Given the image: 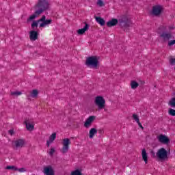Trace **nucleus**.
<instances>
[{
	"label": "nucleus",
	"mask_w": 175,
	"mask_h": 175,
	"mask_svg": "<svg viewBox=\"0 0 175 175\" xmlns=\"http://www.w3.org/2000/svg\"><path fill=\"white\" fill-rule=\"evenodd\" d=\"M36 9H38L36 11V14L39 16L42 14L43 12L49 10L50 9V3L49 0H39L38 3L35 5Z\"/></svg>",
	"instance_id": "nucleus-1"
},
{
	"label": "nucleus",
	"mask_w": 175,
	"mask_h": 175,
	"mask_svg": "<svg viewBox=\"0 0 175 175\" xmlns=\"http://www.w3.org/2000/svg\"><path fill=\"white\" fill-rule=\"evenodd\" d=\"M51 19H46V16H42V17L37 21H33L31 24V28H36L38 27V24L40 23V28H44V27H47V25H50L51 24Z\"/></svg>",
	"instance_id": "nucleus-2"
},
{
	"label": "nucleus",
	"mask_w": 175,
	"mask_h": 175,
	"mask_svg": "<svg viewBox=\"0 0 175 175\" xmlns=\"http://www.w3.org/2000/svg\"><path fill=\"white\" fill-rule=\"evenodd\" d=\"M86 65L90 68H94L96 69L99 65V57L92 56L87 59Z\"/></svg>",
	"instance_id": "nucleus-3"
},
{
	"label": "nucleus",
	"mask_w": 175,
	"mask_h": 175,
	"mask_svg": "<svg viewBox=\"0 0 175 175\" xmlns=\"http://www.w3.org/2000/svg\"><path fill=\"white\" fill-rule=\"evenodd\" d=\"M94 103L97 106L98 110H102L106 107V100L102 96H97L95 97Z\"/></svg>",
	"instance_id": "nucleus-4"
},
{
	"label": "nucleus",
	"mask_w": 175,
	"mask_h": 175,
	"mask_svg": "<svg viewBox=\"0 0 175 175\" xmlns=\"http://www.w3.org/2000/svg\"><path fill=\"white\" fill-rule=\"evenodd\" d=\"M156 155L161 161H165V159H167V150L164 148H161L157 150Z\"/></svg>",
	"instance_id": "nucleus-5"
},
{
	"label": "nucleus",
	"mask_w": 175,
	"mask_h": 175,
	"mask_svg": "<svg viewBox=\"0 0 175 175\" xmlns=\"http://www.w3.org/2000/svg\"><path fill=\"white\" fill-rule=\"evenodd\" d=\"M62 144L63 146L62 148L61 152H62V154H66V152L69 151V146H70V139H69L68 138L64 139L62 140Z\"/></svg>",
	"instance_id": "nucleus-6"
},
{
	"label": "nucleus",
	"mask_w": 175,
	"mask_h": 175,
	"mask_svg": "<svg viewBox=\"0 0 175 175\" xmlns=\"http://www.w3.org/2000/svg\"><path fill=\"white\" fill-rule=\"evenodd\" d=\"M157 140L161 144H165L167 146L170 143V139L169 137L163 134H160L157 136Z\"/></svg>",
	"instance_id": "nucleus-7"
},
{
	"label": "nucleus",
	"mask_w": 175,
	"mask_h": 175,
	"mask_svg": "<svg viewBox=\"0 0 175 175\" xmlns=\"http://www.w3.org/2000/svg\"><path fill=\"white\" fill-rule=\"evenodd\" d=\"M162 10H163L162 6L154 5L153 6L150 13L152 16H159L162 13Z\"/></svg>",
	"instance_id": "nucleus-8"
},
{
	"label": "nucleus",
	"mask_w": 175,
	"mask_h": 175,
	"mask_svg": "<svg viewBox=\"0 0 175 175\" xmlns=\"http://www.w3.org/2000/svg\"><path fill=\"white\" fill-rule=\"evenodd\" d=\"M96 116H89L85 121L83 126L86 129L91 128V125H92V122H94V120H96Z\"/></svg>",
	"instance_id": "nucleus-9"
},
{
	"label": "nucleus",
	"mask_w": 175,
	"mask_h": 175,
	"mask_svg": "<svg viewBox=\"0 0 175 175\" xmlns=\"http://www.w3.org/2000/svg\"><path fill=\"white\" fill-rule=\"evenodd\" d=\"M160 38L162 39L163 42H167V40H170V39H173V34L168 31H163L161 35Z\"/></svg>",
	"instance_id": "nucleus-10"
},
{
	"label": "nucleus",
	"mask_w": 175,
	"mask_h": 175,
	"mask_svg": "<svg viewBox=\"0 0 175 175\" xmlns=\"http://www.w3.org/2000/svg\"><path fill=\"white\" fill-rule=\"evenodd\" d=\"M55 139H57V133H53L49 136V139L46 140L47 147H50V146H51V144L54 143V140H55Z\"/></svg>",
	"instance_id": "nucleus-11"
},
{
	"label": "nucleus",
	"mask_w": 175,
	"mask_h": 175,
	"mask_svg": "<svg viewBox=\"0 0 175 175\" xmlns=\"http://www.w3.org/2000/svg\"><path fill=\"white\" fill-rule=\"evenodd\" d=\"M16 148H23L25 146V140L23 139H17L14 142Z\"/></svg>",
	"instance_id": "nucleus-12"
},
{
	"label": "nucleus",
	"mask_w": 175,
	"mask_h": 175,
	"mask_svg": "<svg viewBox=\"0 0 175 175\" xmlns=\"http://www.w3.org/2000/svg\"><path fill=\"white\" fill-rule=\"evenodd\" d=\"M44 173L46 175H54V170L52 166L45 167L44 168Z\"/></svg>",
	"instance_id": "nucleus-13"
},
{
	"label": "nucleus",
	"mask_w": 175,
	"mask_h": 175,
	"mask_svg": "<svg viewBox=\"0 0 175 175\" xmlns=\"http://www.w3.org/2000/svg\"><path fill=\"white\" fill-rule=\"evenodd\" d=\"M142 157L145 163H148V154L147 153V150H146L144 148L142 151Z\"/></svg>",
	"instance_id": "nucleus-14"
},
{
	"label": "nucleus",
	"mask_w": 175,
	"mask_h": 175,
	"mask_svg": "<svg viewBox=\"0 0 175 175\" xmlns=\"http://www.w3.org/2000/svg\"><path fill=\"white\" fill-rule=\"evenodd\" d=\"M88 28H89L88 24L85 23L84 27L82 29H78L77 32L78 35H83L86 32V31H88Z\"/></svg>",
	"instance_id": "nucleus-15"
},
{
	"label": "nucleus",
	"mask_w": 175,
	"mask_h": 175,
	"mask_svg": "<svg viewBox=\"0 0 175 175\" xmlns=\"http://www.w3.org/2000/svg\"><path fill=\"white\" fill-rule=\"evenodd\" d=\"M118 24V20L116 18H113L111 21L107 22V26L111 27H115V25H117Z\"/></svg>",
	"instance_id": "nucleus-16"
},
{
	"label": "nucleus",
	"mask_w": 175,
	"mask_h": 175,
	"mask_svg": "<svg viewBox=\"0 0 175 175\" xmlns=\"http://www.w3.org/2000/svg\"><path fill=\"white\" fill-rule=\"evenodd\" d=\"M30 40L35 42L38 39V31H31L29 33Z\"/></svg>",
	"instance_id": "nucleus-17"
},
{
	"label": "nucleus",
	"mask_w": 175,
	"mask_h": 175,
	"mask_svg": "<svg viewBox=\"0 0 175 175\" xmlns=\"http://www.w3.org/2000/svg\"><path fill=\"white\" fill-rule=\"evenodd\" d=\"M25 124L26 125V129L27 131H29L30 132H32L33 129H35V124L29 123L27 121H25Z\"/></svg>",
	"instance_id": "nucleus-18"
},
{
	"label": "nucleus",
	"mask_w": 175,
	"mask_h": 175,
	"mask_svg": "<svg viewBox=\"0 0 175 175\" xmlns=\"http://www.w3.org/2000/svg\"><path fill=\"white\" fill-rule=\"evenodd\" d=\"M98 133V130L95 128H92L89 131L90 139H94V136Z\"/></svg>",
	"instance_id": "nucleus-19"
},
{
	"label": "nucleus",
	"mask_w": 175,
	"mask_h": 175,
	"mask_svg": "<svg viewBox=\"0 0 175 175\" xmlns=\"http://www.w3.org/2000/svg\"><path fill=\"white\" fill-rule=\"evenodd\" d=\"M133 23H132V21H127L126 22L124 23V24L123 25V28H124V31H126L128 29V28L133 27Z\"/></svg>",
	"instance_id": "nucleus-20"
},
{
	"label": "nucleus",
	"mask_w": 175,
	"mask_h": 175,
	"mask_svg": "<svg viewBox=\"0 0 175 175\" xmlns=\"http://www.w3.org/2000/svg\"><path fill=\"white\" fill-rule=\"evenodd\" d=\"M95 19H96V23L100 24V25H101V27H103V25H105V24L106 23L105 21V20L100 17L96 16Z\"/></svg>",
	"instance_id": "nucleus-21"
},
{
	"label": "nucleus",
	"mask_w": 175,
	"mask_h": 175,
	"mask_svg": "<svg viewBox=\"0 0 175 175\" xmlns=\"http://www.w3.org/2000/svg\"><path fill=\"white\" fill-rule=\"evenodd\" d=\"M164 29L167 32H170V33H172V31H174V25H170L166 26V27H164Z\"/></svg>",
	"instance_id": "nucleus-22"
},
{
	"label": "nucleus",
	"mask_w": 175,
	"mask_h": 175,
	"mask_svg": "<svg viewBox=\"0 0 175 175\" xmlns=\"http://www.w3.org/2000/svg\"><path fill=\"white\" fill-rule=\"evenodd\" d=\"M38 95H39V91L38 90H33L31 92V98H38Z\"/></svg>",
	"instance_id": "nucleus-23"
},
{
	"label": "nucleus",
	"mask_w": 175,
	"mask_h": 175,
	"mask_svg": "<svg viewBox=\"0 0 175 175\" xmlns=\"http://www.w3.org/2000/svg\"><path fill=\"white\" fill-rule=\"evenodd\" d=\"M131 87L132 90H136L139 87V83L135 81H131Z\"/></svg>",
	"instance_id": "nucleus-24"
},
{
	"label": "nucleus",
	"mask_w": 175,
	"mask_h": 175,
	"mask_svg": "<svg viewBox=\"0 0 175 175\" xmlns=\"http://www.w3.org/2000/svg\"><path fill=\"white\" fill-rule=\"evenodd\" d=\"M168 105L169 106H171V107L175 108V97H173L170 100Z\"/></svg>",
	"instance_id": "nucleus-25"
},
{
	"label": "nucleus",
	"mask_w": 175,
	"mask_h": 175,
	"mask_svg": "<svg viewBox=\"0 0 175 175\" xmlns=\"http://www.w3.org/2000/svg\"><path fill=\"white\" fill-rule=\"evenodd\" d=\"M6 169L8 170H13L14 172H17L18 168L17 167L14 166V165H9L6 167Z\"/></svg>",
	"instance_id": "nucleus-26"
},
{
	"label": "nucleus",
	"mask_w": 175,
	"mask_h": 175,
	"mask_svg": "<svg viewBox=\"0 0 175 175\" xmlns=\"http://www.w3.org/2000/svg\"><path fill=\"white\" fill-rule=\"evenodd\" d=\"M70 175H83L80 170H75L71 172Z\"/></svg>",
	"instance_id": "nucleus-27"
},
{
	"label": "nucleus",
	"mask_w": 175,
	"mask_h": 175,
	"mask_svg": "<svg viewBox=\"0 0 175 175\" xmlns=\"http://www.w3.org/2000/svg\"><path fill=\"white\" fill-rule=\"evenodd\" d=\"M38 14H36V12H35V14L30 16L27 21H32V20H35L38 17Z\"/></svg>",
	"instance_id": "nucleus-28"
},
{
	"label": "nucleus",
	"mask_w": 175,
	"mask_h": 175,
	"mask_svg": "<svg viewBox=\"0 0 175 175\" xmlns=\"http://www.w3.org/2000/svg\"><path fill=\"white\" fill-rule=\"evenodd\" d=\"M133 119L135 120V122L137 123L140 122V120L139 119V115L134 113L133 114Z\"/></svg>",
	"instance_id": "nucleus-29"
},
{
	"label": "nucleus",
	"mask_w": 175,
	"mask_h": 175,
	"mask_svg": "<svg viewBox=\"0 0 175 175\" xmlns=\"http://www.w3.org/2000/svg\"><path fill=\"white\" fill-rule=\"evenodd\" d=\"M168 114H169V116H172V117H175V109H173L170 108L168 110Z\"/></svg>",
	"instance_id": "nucleus-30"
},
{
	"label": "nucleus",
	"mask_w": 175,
	"mask_h": 175,
	"mask_svg": "<svg viewBox=\"0 0 175 175\" xmlns=\"http://www.w3.org/2000/svg\"><path fill=\"white\" fill-rule=\"evenodd\" d=\"M97 5L100 8H102V7L105 6V3L102 0H98L97 1Z\"/></svg>",
	"instance_id": "nucleus-31"
},
{
	"label": "nucleus",
	"mask_w": 175,
	"mask_h": 175,
	"mask_svg": "<svg viewBox=\"0 0 175 175\" xmlns=\"http://www.w3.org/2000/svg\"><path fill=\"white\" fill-rule=\"evenodd\" d=\"M21 92H11V95H12V96H19V95H21Z\"/></svg>",
	"instance_id": "nucleus-32"
},
{
	"label": "nucleus",
	"mask_w": 175,
	"mask_h": 175,
	"mask_svg": "<svg viewBox=\"0 0 175 175\" xmlns=\"http://www.w3.org/2000/svg\"><path fill=\"white\" fill-rule=\"evenodd\" d=\"M170 65H175V58L173 57H171L170 58Z\"/></svg>",
	"instance_id": "nucleus-33"
},
{
	"label": "nucleus",
	"mask_w": 175,
	"mask_h": 175,
	"mask_svg": "<svg viewBox=\"0 0 175 175\" xmlns=\"http://www.w3.org/2000/svg\"><path fill=\"white\" fill-rule=\"evenodd\" d=\"M54 152H55V149H54V148H51L49 154L51 157H53V155H54Z\"/></svg>",
	"instance_id": "nucleus-34"
},
{
	"label": "nucleus",
	"mask_w": 175,
	"mask_h": 175,
	"mask_svg": "<svg viewBox=\"0 0 175 175\" xmlns=\"http://www.w3.org/2000/svg\"><path fill=\"white\" fill-rule=\"evenodd\" d=\"M174 44H175V40H172L170 42H168V46L170 47H172V46H173Z\"/></svg>",
	"instance_id": "nucleus-35"
},
{
	"label": "nucleus",
	"mask_w": 175,
	"mask_h": 175,
	"mask_svg": "<svg viewBox=\"0 0 175 175\" xmlns=\"http://www.w3.org/2000/svg\"><path fill=\"white\" fill-rule=\"evenodd\" d=\"M16 172H19L20 173H24L25 172H27V170H25V168L22 167V168H19V169L18 168Z\"/></svg>",
	"instance_id": "nucleus-36"
},
{
	"label": "nucleus",
	"mask_w": 175,
	"mask_h": 175,
	"mask_svg": "<svg viewBox=\"0 0 175 175\" xmlns=\"http://www.w3.org/2000/svg\"><path fill=\"white\" fill-rule=\"evenodd\" d=\"M9 133H10V135H11V136H12V135H13L14 134V130H10V131H9Z\"/></svg>",
	"instance_id": "nucleus-37"
},
{
	"label": "nucleus",
	"mask_w": 175,
	"mask_h": 175,
	"mask_svg": "<svg viewBox=\"0 0 175 175\" xmlns=\"http://www.w3.org/2000/svg\"><path fill=\"white\" fill-rule=\"evenodd\" d=\"M137 124H138L139 128H142V129H144V127L143 126V125H142V123H140V122H138Z\"/></svg>",
	"instance_id": "nucleus-38"
}]
</instances>
